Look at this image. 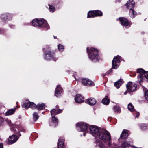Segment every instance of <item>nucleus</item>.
I'll return each mask as SVG.
<instances>
[{
	"label": "nucleus",
	"instance_id": "nucleus-1",
	"mask_svg": "<svg viewBox=\"0 0 148 148\" xmlns=\"http://www.w3.org/2000/svg\"><path fill=\"white\" fill-rule=\"evenodd\" d=\"M96 138L102 140L104 143H107L109 147H111L112 145L111 135L110 133L105 129H100L99 132L96 136Z\"/></svg>",
	"mask_w": 148,
	"mask_h": 148
},
{
	"label": "nucleus",
	"instance_id": "nucleus-2",
	"mask_svg": "<svg viewBox=\"0 0 148 148\" xmlns=\"http://www.w3.org/2000/svg\"><path fill=\"white\" fill-rule=\"evenodd\" d=\"M30 25L37 28H43L47 30L49 26L47 21L43 18H36L30 22Z\"/></svg>",
	"mask_w": 148,
	"mask_h": 148
},
{
	"label": "nucleus",
	"instance_id": "nucleus-3",
	"mask_svg": "<svg viewBox=\"0 0 148 148\" xmlns=\"http://www.w3.org/2000/svg\"><path fill=\"white\" fill-rule=\"evenodd\" d=\"M86 50L89 58L92 61L94 62L99 61L100 57L98 50L93 47H87Z\"/></svg>",
	"mask_w": 148,
	"mask_h": 148
},
{
	"label": "nucleus",
	"instance_id": "nucleus-4",
	"mask_svg": "<svg viewBox=\"0 0 148 148\" xmlns=\"http://www.w3.org/2000/svg\"><path fill=\"white\" fill-rule=\"evenodd\" d=\"M45 48H43L44 51L43 56L44 59L47 60H50L51 59L54 61H56L57 58L56 57V54L53 51L48 49L45 50Z\"/></svg>",
	"mask_w": 148,
	"mask_h": 148
},
{
	"label": "nucleus",
	"instance_id": "nucleus-5",
	"mask_svg": "<svg viewBox=\"0 0 148 148\" xmlns=\"http://www.w3.org/2000/svg\"><path fill=\"white\" fill-rule=\"evenodd\" d=\"M121 57L119 55L114 56L112 62V67L109 70H108L106 73V75H108L112 73V69H116L119 66Z\"/></svg>",
	"mask_w": 148,
	"mask_h": 148
},
{
	"label": "nucleus",
	"instance_id": "nucleus-6",
	"mask_svg": "<svg viewBox=\"0 0 148 148\" xmlns=\"http://www.w3.org/2000/svg\"><path fill=\"white\" fill-rule=\"evenodd\" d=\"M11 129L14 134L17 135L19 137L21 135L20 132H26V130L24 127H22L20 125H12L11 126Z\"/></svg>",
	"mask_w": 148,
	"mask_h": 148
},
{
	"label": "nucleus",
	"instance_id": "nucleus-7",
	"mask_svg": "<svg viewBox=\"0 0 148 148\" xmlns=\"http://www.w3.org/2000/svg\"><path fill=\"white\" fill-rule=\"evenodd\" d=\"M103 15L102 12L99 10L89 11L87 13V18H93L97 17H101Z\"/></svg>",
	"mask_w": 148,
	"mask_h": 148
},
{
	"label": "nucleus",
	"instance_id": "nucleus-8",
	"mask_svg": "<svg viewBox=\"0 0 148 148\" xmlns=\"http://www.w3.org/2000/svg\"><path fill=\"white\" fill-rule=\"evenodd\" d=\"M121 23V24L123 27L129 28L132 25V23L128 19L123 17H119L117 19Z\"/></svg>",
	"mask_w": 148,
	"mask_h": 148
},
{
	"label": "nucleus",
	"instance_id": "nucleus-9",
	"mask_svg": "<svg viewBox=\"0 0 148 148\" xmlns=\"http://www.w3.org/2000/svg\"><path fill=\"white\" fill-rule=\"evenodd\" d=\"M100 129L101 128L92 125L89 127L88 132L93 136H95V138L96 139V136L99 132Z\"/></svg>",
	"mask_w": 148,
	"mask_h": 148
},
{
	"label": "nucleus",
	"instance_id": "nucleus-10",
	"mask_svg": "<svg viewBox=\"0 0 148 148\" xmlns=\"http://www.w3.org/2000/svg\"><path fill=\"white\" fill-rule=\"evenodd\" d=\"M90 126L88 124L84 122L78 123L76 124V127L80 128V131L86 133L88 132V128Z\"/></svg>",
	"mask_w": 148,
	"mask_h": 148
},
{
	"label": "nucleus",
	"instance_id": "nucleus-11",
	"mask_svg": "<svg viewBox=\"0 0 148 148\" xmlns=\"http://www.w3.org/2000/svg\"><path fill=\"white\" fill-rule=\"evenodd\" d=\"M127 90L129 93H131L136 90L137 85L133 84L131 82H129L126 85Z\"/></svg>",
	"mask_w": 148,
	"mask_h": 148
},
{
	"label": "nucleus",
	"instance_id": "nucleus-12",
	"mask_svg": "<svg viewBox=\"0 0 148 148\" xmlns=\"http://www.w3.org/2000/svg\"><path fill=\"white\" fill-rule=\"evenodd\" d=\"M23 108L25 109H28L30 108L33 109H36L37 105L33 102H30L29 101L23 103L22 105Z\"/></svg>",
	"mask_w": 148,
	"mask_h": 148
},
{
	"label": "nucleus",
	"instance_id": "nucleus-13",
	"mask_svg": "<svg viewBox=\"0 0 148 148\" xmlns=\"http://www.w3.org/2000/svg\"><path fill=\"white\" fill-rule=\"evenodd\" d=\"M18 135L14 134L11 136H10L9 137L7 140V143L9 145L12 144L16 142L18 139L19 136Z\"/></svg>",
	"mask_w": 148,
	"mask_h": 148
},
{
	"label": "nucleus",
	"instance_id": "nucleus-14",
	"mask_svg": "<svg viewBox=\"0 0 148 148\" xmlns=\"http://www.w3.org/2000/svg\"><path fill=\"white\" fill-rule=\"evenodd\" d=\"M145 72V71L142 68H140L137 69L136 72L139 73L138 76V78L139 80V83L140 85H141V82H142L144 78L143 74Z\"/></svg>",
	"mask_w": 148,
	"mask_h": 148
},
{
	"label": "nucleus",
	"instance_id": "nucleus-15",
	"mask_svg": "<svg viewBox=\"0 0 148 148\" xmlns=\"http://www.w3.org/2000/svg\"><path fill=\"white\" fill-rule=\"evenodd\" d=\"M81 82L82 84L84 86H95L94 82L87 78H83L82 79Z\"/></svg>",
	"mask_w": 148,
	"mask_h": 148
},
{
	"label": "nucleus",
	"instance_id": "nucleus-16",
	"mask_svg": "<svg viewBox=\"0 0 148 148\" xmlns=\"http://www.w3.org/2000/svg\"><path fill=\"white\" fill-rule=\"evenodd\" d=\"M95 146L97 148H105V145L102 140L99 138H96L94 142Z\"/></svg>",
	"mask_w": 148,
	"mask_h": 148
},
{
	"label": "nucleus",
	"instance_id": "nucleus-17",
	"mask_svg": "<svg viewBox=\"0 0 148 148\" xmlns=\"http://www.w3.org/2000/svg\"><path fill=\"white\" fill-rule=\"evenodd\" d=\"M63 91L62 88L60 86V85H58L55 91V95L57 97H60Z\"/></svg>",
	"mask_w": 148,
	"mask_h": 148
},
{
	"label": "nucleus",
	"instance_id": "nucleus-18",
	"mask_svg": "<svg viewBox=\"0 0 148 148\" xmlns=\"http://www.w3.org/2000/svg\"><path fill=\"white\" fill-rule=\"evenodd\" d=\"M75 100L77 103H81L84 101V98L81 94H77L76 95Z\"/></svg>",
	"mask_w": 148,
	"mask_h": 148
},
{
	"label": "nucleus",
	"instance_id": "nucleus-19",
	"mask_svg": "<svg viewBox=\"0 0 148 148\" xmlns=\"http://www.w3.org/2000/svg\"><path fill=\"white\" fill-rule=\"evenodd\" d=\"M135 3L133 0H129L127 1L125 5L126 8L128 9L133 8L135 6Z\"/></svg>",
	"mask_w": 148,
	"mask_h": 148
},
{
	"label": "nucleus",
	"instance_id": "nucleus-20",
	"mask_svg": "<svg viewBox=\"0 0 148 148\" xmlns=\"http://www.w3.org/2000/svg\"><path fill=\"white\" fill-rule=\"evenodd\" d=\"M58 119L55 116H52V120L51 122H49V125L50 126H54L55 127L58 125Z\"/></svg>",
	"mask_w": 148,
	"mask_h": 148
},
{
	"label": "nucleus",
	"instance_id": "nucleus-21",
	"mask_svg": "<svg viewBox=\"0 0 148 148\" xmlns=\"http://www.w3.org/2000/svg\"><path fill=\"white\" fill-rule=\"evenodd\" d=\"M86 103L90 105L93 106L96 104L97 101L95 98L91 97L87 99L86 101Z\"/></svg>",
	"mask_w": 148,
	"mask_h": 148
},
{
	"label": "nucleus",
	"instance_id": "nucleus-22",
	"mask_svg": "<svg viewBox=\"0 0 148 148\" xmlns=\"http://www.w3.org/2000/svg\"><path fill=\"white\" fill-rule=\"evenodd\" d=\"M62 110L60 109H53L50 111V113L52 116H54L60 113H61Z\"/></svg>",
	"mask_w": 148,
	"mask_h": 148
},
{
	"label": "nucleus",
	"instance_id": "nucleus-23",
	"mask_svg": "<svg viewBox=\"0 0 148 148\" xmlns=\"http://www.w3.org/2000/svg\"><path fill=\"white\" fill-rule=\"evenodd\" d=\"M63 140L59 138L58 140L57 143V148H67L64 145V141Z\"/></svg>",
	"mask_w": 148,
	"mask_h": 148
},
{
	"label": "nucleus",
	"instance_id": "nucleus-24",
	"mask_svg": "<svg viewBox=\"0 0 148 148\" xmlns=\"http://www.w3.org/2000/svg\"><path fill=\"white\" fill-rule=\"evenodd\" d=\"M45 108V105L42 103L41 104H38L37 105L36 109L39 111L44 110Z\"/></svg>",
	"mask_w": 148,
	"mask_h": 148
},
{
	"label": "nucleus",
	"instance_id": "nucleus-25",
	"mask_svg": "<svg viewBox=\"0 0 148 148\" xmlns=\"http://www.w3.org/2000/svg\"><path fill=\"white\" fill-rule=\"evenodd\" d=\"M108 95H106L105 97L102 100L101 102L103 104L106 105L109 104L110 100L108 98Z\"/></svg>",
	"mask_w": 148,
	"mask_h": 148
},
{
	"label": "nucleus",
	"instance_id": "nucleus-26",
	"mask_svg": "<svg viewBox=\"0 0 148 148\" xmlns=\"http://www.w3.org/2000/svg\"><path fill=\"white\" fill-rule=\"evenodd\" d=\"M123 80L122 79H120L114 83V86L115 87H116L117 88H119L120 86L123 83Z\"/></svg>",
	"mask_w": 148,
	"mask_h": 148
},
{
	"label": "nucleus",
	"instance_id": "nucleus-27",
	"mask_svg": "<svg viewBox=\"0 0 148 148\" xmlns=\"http://www.w3.org/2000/svg\"><path fill=\"white\" fill-rule=\"evenodd\" d=\"M16 108L12 109H9L5 113L6 116H9L13 114L15 112Z\"/></svg>",
	"mask_w": 148,
	"mask_h": 148
},
{
	"label": "nucleus",
	"instance_id": "nucleus-28",
	"mask_svg": "<svg viewBox=\"0 0 148 148\" xmlns=\"http://www.w3.org/2000/svg\"><path fill=\"white\" fill-rule=\"evenodd\" d=\"M128 135V133L127 132L123 131L121 135L120 138L122 139H125L127 137Z\"/></svg>",
	"mask_w": 148,
	"mask_h": 148
},
{
	"label": "nucleus",
	"instance_id": "nucleus-29",
	"mask_svg": "<svg viewBox=\"0 0 148 148\" xmlns=\"http://www.w3.org/2000/svg\"><path fill=\"white\" fill-rule=\"evenodd\" d=\"M129 13L130 14H132V15L131 16V18H134L137 14V13L134 11L133 8L130 10Z\"/></svg>",
	"mask_w": 148,
	"mask_h": 148
},
{
	"label": "nucleus",
	"instance_id": "nucleus-30",
	"mask_svg": "<svg viewBox=\"0 0 148 148\" xmlns=\"http://www.w3.org/2000/svg\"><path fill=\"white\" fill-rule=\"evenodd\" d=\"M33 117L34 121L36 122L37 119L39 118V116L38 115V113L36 112H34L33 114Z\"/></svg>",
	"mask_w": 148,
	"mask_h": 148
},
{
	"label": "nucleus",
	"instance_id": "nucleus-31",
	"mask_svg": "<svg viewBox=\"0 0 148 148\" xmlns=\"http://www.w3.org/2000/svg\"><path fill=\"white\" fill-rule=\"evenodd\" d=\"M1 21L4 22L8 19V15L6 14H3L1 15Z\"/></svg>",
	"mask_w": 148,
	"mask_h": 148
},
{
	"label": "nucleus",
	"instance_id": "nucleus-32",
	"mask_svg": "<svg viewBox=\"0 0 148 148\" xmlns=\"http://www.w3.org/2000/svg\"><path fill=\"white\" fill-rule=\"evenodd\" d=\"M127 108L131 111L132 112L134 111V106L131 103H130L128 104Z\"/></svg>",
	"mask_w": 148,
	"mask_h": 148
},
{
	"label": "nucleus",
	"instance_id": "nucleus-33",
	"mask_svg": "<svg viewBox=\"0 0 148 148\" xmlns=\"http://www.w3.org/2000/svg\"><path fill=\"white\" fill-rule=\"evenodd\" d=\"M48 5L49 6V10L50 12H51L53 13L55 11V8L53 6L49 4H48Z\"/></svg>",
	"mask_w": 148,
	"mask_h": 148
},
{
	"label": "nucleus",
	"instance_id": "nucleus-34",
	"mask_svg": "<svg viewBox=\"0 0 148 148\" xmlns=\"http://www.w3.org/2000/svg\"><path fill=\"white\" fill-rule=\"evenodd\" d=\"M58 48L59 51L61 52H63L64 49L63 45L61 44H59L58 45Z\"/></svg>",
	"mask_w": 148,
	"mask_h": 148
},
{
	"label": "nucleus",
	"instance_id": "nucleus-35",
	"mask_svg": "<svg viewBox=\"0 0 148 148\" xmlns=\"http://www.w3.org/2000/svg\"><path fill=\"white\" fill-rule=\"evenodd\" d=\"M139 126L140 127V129L143 130H145L147 129V125L145 124L142 123L139 125Z\"/></svg>",
	"mask_w": 148,
	"mask_h": 148
},
{
	"label": "nucleus",
	"instance_id": "nucleus-36",
	"mask_svg": "<svg viewBox=\"0 0 148 148\" xmlns=\"http://www.w3.org/2000/svg\"><path fill=\"white\" fill-rule=\"evenodd\" d=\"M144 96L146 101H145V102L148 103V90H147L144 92Z\"/></svg>",
	"mask_w": 148,
	"mask_h": 148
},
{
	"label": "nucleus",
	"instance_id": "nucleus-37",
	"mask_svg": "<svg viewBox=\"0 0 148 148\" xmlns=\"http://www.w3.org/2000/svg\"><path fill=\"white\" fill-rule=\"evenodd\" d=\"M122 146L123 148H126L130 146V144L127 141H125L124 143H122Z\"/></svg>",
	"mask_w": 148,
	"mask_h": 148
},
{
	"label": "nucleus",
	"instance_id": "nucleus-38",
	"mask_svg": "<svg viewBox=\"0 0 148 148\" xmlns=\"http://www.w3.org/2000/svg\"><path fill=\"white\" fill-rule=\"evenodd\" d=\"M114 111L115 112L117 113H120L121 112V110L120 108L117 106H115L114 107Z\"/></svg>",
	"mask_w": 148,
	"mask_h": 148
},
{
	"label": "nucleus",
	"instance_id": "nucleus-39",
	"mask_svg": "<svg viewBox=\"0 0 148 148\" xmlns=\"http://www.w3.org/2000/svg\"><path fill=\"white\" fill-rule=\"evenodd\" d=\"M53 1V5H58L60 3L62 2L61 0H54Z\"/></svg>",
	"mask_w": 148,
	"mask_h": 148
},
{
	"label": "nucleus",
	"instance_id": "nucleus-40",
	"mask_svg": "<svg viewBox=\"0 0 148 148\" xmlns=\"http://www.w3.org/2000/svg\"><path fill=\"white\" fill-rule=\"evenodd\" d=\"M144 75V77H145L147 79H148V71H145V72H144V73L143 74Z\"/></svg>",
	"mask_w": 148,
	"mask_h": 148
},
{
	"label": "nucleus",
	"instance_id": "nucleus-41",
	"mask_svg": "<svg viewBox=\"0 0 148 148\" xmlns=\"http://www.w3.org/2000/svg\"><path fill=\"white\" fill-rule=\"evenodd\" d=\"M6 32L5 30L0 28V34H3Z\"/></svg>",
	"mask_w": 148,
	"mask_h": 148
},
{
	"label": "nucleus",
	"instance_id": "nucleus-42",
	"mask_svg": "<svg viewBox=\"0 0 148 148\" xmlns=\"http://www.w3.org/2000/svg\"><path fill=\"white\" fill-rule=\"evenodd\" d=\"M122 147L120 146H118L116 144H114L112 148H121Z\"/></svg>",
	"mask_w": 148,
	"mask_h": 148
},
{
	"label": "nucleus",
	"instance_id": "nucleus-43",
	"mask_svg": "<svg viewBox=\"0 0 148 148\" xmlns=\"http://www.w3.org/2000/svg\"><path fill=\"white\" fill-rule=\"evenodd\" d=\"M136 72H132L130 75V76L132 77H134L136 75Z\"/></svg>",
	"mask_w": 148,
	"mask_h": 148
},
{
	"label": "nucleus",
	"instance_id": "nucleus-44",
	"mask_svg": "<svg viewBox=\"0 0 148 148\" xmlns=\"http://www.w3.org/2000/svg\"><path fill=\"white\" fill-rule=\"evenodd\" d=\"M4 121V119L2 117L0 116V124Z\"/></svg>",
	"mask_w": 148,
	"mask_h": 148
},
{
	"label": "nucleus",
	"instance_id": "nucleus-45",
	"mask_svg": "<svg viewBox=\"0 0 148 148\" xmlns=\"http://www.w3.org/2000/svg\"><path fill=\"white\" fill-rule=\"evenodd\" d=\"M9 26L11 28H14L15 27L14 25L12 24H9Z\"/></svg>",
	"mask_w": 148,
	"mask_h": 148
},
{
	"label": "nucleus",
	"instance_id": "nucleus-46",
	"mask_svg": "<svg viewBox=\"0 0 148 148\" xmlns=\"http://www.w3.org/2000/svg\"><path fill=\"white\" fill-rule=\"evenodd\" d=\"M0 148H3V144L2 143H0Z\"/></svg>",
	"mask_w": 148,
	"mask_h": 148
},
{
	"label": "nucleus",
	"instance_id": "nucleus-47",
	"mask_svg": "<svg viewBox=\"0 0 148 148\" xmlns=\"http://www.w3.org/2000/svg\"><path fill=\"white\" fill-rule=\"evenodd\" d=\"M140 115V113L138 112H137L136 113V117H138Z\"/></svg>",
	"mask_w": 148,
	"mask_h": 148
},
{
	"label": "nucleus",
	"instance_id": "nucleus-48",
	"mask_svg": "<svg viewBox=\"0 0 148 148\" xmlns=\"http://www.w3.org/2000/svg\"><path fill=\"white\" fill-rule=\"evenodd\" d=\"M18 102H16V105H17V106H16V107L17 108H19L20 107V106H18Z\"/></svg>",
	"mask_w": 148,
	"mask_h": 148
},
{
	"label": "nucleus",
	"instance_id": "nucleus-49",
	"mask_svg": "<svg viewBox=\"0 0 148 148\" xmlns=\"http://www.w3.org/2000/svg\"><path fill=\"white\" fill-rule=\"evenodd\" d=\"M59 106L58 105H56V108L57 109H59Z\"/></svg>",
	"mask_w": 148,
	"mask_h": 148
},
{
	"label": "nucleus",
	"instance_id": "nucleus-50",
	"mask_svg": "<svg viewBox=\"0 0 148 148\" xmlns=\"http://www.w3.org/2000/svg\"><path fill=\"white\" fill-rule=\"evenodd\" d=\"M86 132H84L83 133V136H85L86 135Z\"/></svg>",
	"mask_w": 148,
	"mask_h": 148
},
{
	"label": "nucleus",
	"instance_id": "nucleus-51",
	"mask_svg": "<svg viewBox=\"0 0 148 148\" xmlns=\"http://www.w3.org/2000/svg\"><path fill=\"white\" fill-rule=\"evenodd\" d=\"M53 37H54V38L55 39H56V38H57V37H56V36H53Z\"/></svg>",
	"mask_w": 148,
	"mask_h": 148
},
{
	"label": "nucleus",
	"instance_id": "nucleus-52",
	"mask_svg": "<svg viewBox=\"0 0 148 148\" xmlns=\"http://www.w3.org/2000/svg\"><path fill=\"white\" fill-rule=\"evenodd\" d=\"M127 92L126 91H125V92H124V94H125V95H126V94H127Z\"/></svg>",
	"mask_w": 148,
	"mask_h": 148
},
{
	"label": "nucleus",
	"instance_id": "nucleus-53",
	"mask_svg": "<svg viewBox=\"0 0 148 148\" xmlns=\"http://www.w3.org/2000/svg\"><path fill=\"white\" fill-rule=\"evenodd\" d=\"M147 127H148V124L147 125Z\"/></svg>",
	"mask_w": 148,
	"mask_h": 148
}]
</instances>
